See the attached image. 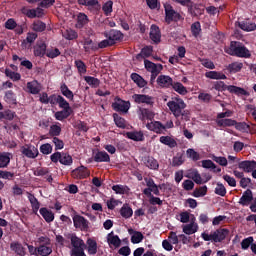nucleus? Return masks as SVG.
I'll use <instances>...</instances> for the list:
<instances>
[{"instance_id":"obj_23","label":"nucleus","mask_w":256,"mask_h":256,"mask_svg":"<svg viewBox=\"0 0 256 256\" xmlns=\"http://www.w3.org/2000/svg\"><path fill=\"white\" fill-rule=\"evenodd\" d=\"M37 37H38V35H36L35 32H28L27 39L23 40V42L21 44L23 49H30L31 45H33V43H35V40Z\"/></svg>"},{"instance_id":"obj_58","label":"nucleus","mask_w":256,"mask_h":256,"mask_svg":"<svg viewBox=\"0 0 256 256\" xmlns=\"http://www.w3.org/2000/svg\"><path fill=\"white\" fill-rule=\"evenodd\" d=\"M113 121L115 122V126H117V128L125 129V119L120 117L118 114H113Z\"/></svg>"},{"instance_id":"obj_7","label":"nucleus","mask_w":256,"mask_h":256,"mask_svg":"<svg viewBox=\"0 0 256 256\" xmlns=\"http://www.w3.org/2000/svg\"><path fill=\"white\" fill-rule=\"evenodd\" d=\"M182 19V16L176 12L169 4L164 5V22L170 24L172 22H178Z\"/></svg>"},{"instance_id":"obj_6","label":"nucleus","mask_w":256,"mask_h":256,"mask_svg":"<svg viewBox=\"0 0 256 256\" xmlns=\"http://www.w3.org/2000/svg\"><path fill=\"white\" fill-rule=\"evenodd\" d=\"M70 243L72 244V256H86L84 249H86L87 243H84V240L80 239L76 235L70 237Z\"/></svg>"},{"instance_id":"obj_39","label":"nucleus","mask_w":256,"mask_h":256,"mask_svg":"<svg viewBox=\"0 0 256 256\" xmlns=\"http://www.w3.org/2000/svg\"><path fill=\"white\" fill-rule=\"evenodd\" d=\"M202 168L204 169H212L214 173H221V168L217 167L212 160H204L202 161Z\"/></svg>"},{"instance_id":"obj_61","label":"nucleus","mask_w":256,"mask_h":256,"mask_svg":"<svg viewBox=\"0 0 256 256\" xmlns=\"http://www.w3.org/2000/svg\"><path fill=\"white\" fill-rule=\"evenodd\" d=\"M61 132H62V129L60 128V126L54 124L50 126V130L48 131V134L52 137H57V136H60Z\"/></svg>"},{"instance_id":"obj_15","label":"nucleus","mask_w":256,"mask_h":256,"mask_svg":"<svg viewBox=\"0 0 256 256\" xmlns=\"http://www.w3.org/2000/svg\"><path fill=\"white\" fill-rule=\"evenodd\" d=\"M251 202H253V192L247 189L245 192H243L241 198H239V205L247 207L249 204H251Z\"/></svg>"},{"instance_id":"obj_14","label":"nucleus","mask_w":256,"mask_h":256,"mask_svg":"<svg viewBox=\"0 0 256 256\" xmlns=\"http://www.w3.org/2000/svg\"><path fill=\"white\" fill-rule=\"evenodd\" d=\"M145 69L147 70V72H150L151 75H159L162 71V65L155 64L150 60H145Z\"/></svg>"},{"instance_id":"obj_33","label":"nucleus","mask_w":256,"mask_h":256,"mask_svg":"<svg viewBox=\"0 0 256 256\" xmlns=\"http://www.w3.org/2000/svg\"><path fill=\"white\" fill-rule=\"evenodd\" d=\"M119 214L123 219H129L133 216V209L129 206V204H123L121 209L119 210Z\"/></svg>"},{"instance_id":"obj_16","label":"nucleus","mask_w":256,"mask_h":256,"mask_svg":"<svg viewBox=\"0 0 256 256\" xmlns=\"http://www.w3.org/2000/svg\"><path fill=\"white\" fill-rule=\"evenodd\" d=\"M156 84H158L160 88H170L174 85V83H172V78L166 75L158 76V78H156Z\"/></svg>"},{"instance_id":"obj_21","label":"nucleus","mask_w":256,"mask_h":256,"mask_svg":"<svg viewBox=\"0 0 256 256\" xmlns=\"http://www.w3.org/2000/svg\"><path fill=\"white\" fill-rule=\"evenodd\" d=\"M47 52L46 44L43 41L36 43V46H34V57L42 58Z\"/></svg>"},{"instance_id":"obj_35","label":"nucleus","mask_w":256,"mask_h":256,"mask_svg":"<svg viewBox=\"0 0 256 256\" xmlns=\"http://www.w3.org/2000/svg\"><path fill=\"white\" fill-rule=\"evenodd\" d=\"M52 254V247L48 245H38V250L34 256H49Z\"/></svg>"},{"instance_id":"obj_57","label":"nucleus","mask_w":256,"mask_h":256,"mask_svg":"<svg viewBox=\"0 0 256 256\" xmlns=\"http://www.w3.org/2000/svg\"><path fill=\"white\" fill-rule=\"evenodd\" d=\"M190 30L192 32V36L198 37V35H200V32L202 31L200 22L196 21V22L192 23Z\"/></svg>"},{"instance_id":"obj_20","label":"nucleus","mask_w":256,"mask_h":256,"mask_svg":"<svg viewBox=\"0 0 256 256\" xmlns=\"http://www.w3.org/2000/svg\"><path fill=\"white\" fill-rule=\"evenodd\" d=\"M21 153L28 159H35L38 156V149L35 146L21 147Z\"/></svg>"},{"instance_id":"obj_55","label":"nucleus","mask_w":256,"mask_h":256,"mask_svg":"<svg viewBox=\"0 0 256 256\" xmlns=\"http://www.w3.org/2000/svg\"><path fill=\"white\" fill-rule=\"evenodd\" d=\"M5 76L9 77V79L13 80L14 82L21 80V74L13 72L10 69H5Z\"/></svg>"},{"instance_id":"obj_53","label":"nucleus","mask_w":256,"mask_h":256,"mask_svg":"<svg viewBox=\"0 0 256 256\" xmlns=\"http://www.w3.org/2000/svg\"><path fill=\"white\" fill-rule=\"evenodd\" d=\"M186 157L194 162L200 160V154L192 148L186 150Z\"/></svg>"},{"instance_id":"obj_18","label":"nucleus","mask_w":256,"mask_h":256,"mask_svg":"<svg viewBox=\"0 0 256 256\" xmlns=\"http://www.w3.org/2000/svg\"><path fill=\"white\" fill-rule=\"evenodd\" d=\"M147 129L149 131H153L156 134H162L168 128H166V126L160 123V121H154L147 124Z\"/></svg>"},{"instance_id":"obj_34","label":"nucleus","mask_w":256,"mask_h":256,"mask_svg":"<svg viewBox=\"0 0 256 256\" xmlns=\"http://www.w3.org/2000/svg\"><path fill=\"white\" fill-rule=\"evenodd\" d=\"M239 29L245 32H252L256 29V24L251 21H241L239 22Z\"/></svg>"},{"instance_id":"obj_12","label":"nucleus","mask_w":256,"mask_h":256,"mask_svg":"<svg viewBox=\"0 0 256 256\" xmlns=\"http://www.w3.org/2000/svg\"><path fill=\"white\" fill-rule=\"evenodd\" d=\"M141 162H143V165H145V167L153 171H159V161L153 158V156H142Z\"/></svg>"},{"instance_id":"obj_27","label":"nucleus","mask_w":256,"mask_h":256,"mask_svg":"<svg viewBox=\"0 0 256 256\" xmlns=\"http://www.w3.org/2000/svg\"><path fill=\"white\" fill-rule=\"evenodd\" d=\"M38 213H40V216H42V219H44L46 223H52L54 221V213L47 208H40Z\"/></svg>"},{"instance_id":"obj_29","label":"nucleus","mask_w":256,"mask_h":256,"mask_svg":"<svg viewBox=\"0 0 256 256\" xmlns=\"http://www.w3.org/2000/svg\"><path fill=\"white\" fill-rule=\"evenodd\" d=\"M60 93L70 101H74V92L68 88L66 83L60 84Z\"/></svg>"},{"instance_id":"obj_5","label":"nucleus","mask_w":256,"mask_h":256,"mask_svg":"<svg viewBox=\"0 0 256 256\" xmlns=\"http://www.w3.org/2000/svg\"><path fill=\"white\" fill-rule=\"evenodd\" d=\"M229 235V230L225 228H220L214 231L212 234L202 233V239L206 242H214V243H221L225 240V237Z\"/></svg>"},{"instance_id":"obj_24","label":"nucleus","mask_w":256,"mask_h":256,"mask_svg":"<svg viewBox=\"0 0 256 256\" xmlns=\"http://www.w3.org/2000/svg\"><path fill=\"white\" fill-rule=\"evenodd\" d=\"M158 141L162 143V145L167 146L170 149H174L178 146V144L176 143V140H174V138L170 136H160Z\"/></svg>"},{"instance_id":"obj_43","label":"nucleus","mask_w":256,"mask_h":256,"mask_svg":"<svg viewBox=\"0 0 256 256\" xmlns=\"http://www.w3.org/2000/svg\"><path fill=\"white\" fill-rule=\"evenodd\" d=\"M46 30V24L40 20L32 22V31L36 33H42Z\"/></svg>"},{"instance_id":"obj_2","label":"nucleus","mask_w":256,"mask_h":256,"mask_svg":"<svg viewBox=\"0 0 256 256\" xmlns=\"http://www.w3.org/2000/svg\"><path fill=\"white\" fill-rule=\"evenodd\" d=\"M225 54L237 58L249 59L251 58V52L245 45L238 41H231L229 47L225 48Z\"/></svg>"},{"instance_id":"obj_9","label":"nucleus","mask_w":256,"mask_h":256,"mask_svg":"<svg viewBox=\"0 0 256 256\" xmlns=\"http://www.w3.org/2000/svg\"><path fill=\"white\" fill-rule=\"evenodd\" d=\"M72 220V223H74V228L80 229V231L86 232L90 228V222L82 215L76 214L74 217H72Z\"/></svg>"},{"instance_id":"obj_19","label":"nucleus","mask_w":256,"mask_h":256,"mask_svg":"<svg viewBox=\"0 0 256 256\" xmlns=\"http://www.w3.org/2000/svg\"><path fill=\"white\" fill-rule=\"evenodd\" d=\"M183 7H188V12L192 17H199L200 15L204 14V6L200 4H190L189 6H183Z\"/></svg>"},{"instance_id":"obj_56","label":"nucleus","mask_w":256,"mask_h":256,"mask_svg":"<svg viewBox=\"0 0 256 256\" xmlns=\"http://www.w3.org/2000/svg\"><path fill=\"white\" fill-rule=\"evenodd\" d=\"M101 10L105 14V16L111 14V12L113 11V1L107 0V2H105V4H103V6L101 7Z\"/></svg>"},{"instance_id":"obj_47","label":"nucleus","mask_w":256,"mask_h":256,"mask_svg":"<svg viewBox=\"0 0 256 256\" xmlns=\"http://www.w3.org/2000/svg\"><path fill=\"white\" fill-rule=\"evenodd\" d=\"M86 244L88 246V254L95 255L97 253V242L90 238L86 241Z\"/></svg>"},{"instance_id":"obj_59","label":"nucleus","mask_w":256,"mask_h":256,"mask_svg":"<svg viewBox=\"0 0 256 256\" xmlns=\"http://www.w3.org/2000/svg\"><path fill=\"white\" fill-rule=\"evenodd\" d=\"M74 65L76 66V68L78 69V73L80 74H86L87 72V66L86 64L82 61V60H76L74 62Z\"/></svg>"},{"instance_id":"obj_11","label":"nucleus","mask_w":256,"mask_h":256,"mask_svg":"<svg viewBox=\"0 0 256 256\" xmlns=\"http://www.w3.org/2000/svg\"><path fill=\"white\" fill-rule=\"evenodd\" d=\"M103 37L107 38L105 41H118L123 40V33L119 30L111 29L103 32Z\"/></svg>"},{"instance_id":"obj_32","label":"nucleus","mask_w":256,"mask_h":256,"mask_svg":"<svg viewBox=\"0 0 256 256\" xmlns=\"http://www.w3.org/2000/svg\"><path fill=\"white\" fill-rule=\"evenodd\" d=\"M107 243L115 248H119L121 246V239L119 236L114 235L113 232L107 234Z\"/></svg>"},{"instance_id":"obj_42","label":"nucleus","mask_w":256,"mask_h":256,"mask_svg":"<svg viewBox=\"0 0 256 256\" xmlns=\"http://www.w3.org/2000/svg\"><path fill=\"white\" fill-rule=\"evenodd\" d=\"M62 37L68 41L76 40L78 39V32L73 29L64 30V32H62Z\"/></svg>"},{"instance_id":"obj_49","label":"nucleus","mask_w":256,"mask_h":256,"mask_svg":"<svg viewBox=\"0 0 256 256\" xmlns=\"http://www.w3.org/2000/svg\"><path fill=\"white\" fill-rule=\"evenodd\" d=\"M84 81L94 89L99 87L100 84L99 79L92 76H84Z\"/></svg>"},{"instance_id":"obj_51","label":"nucleus","mask_w":256,"mask_h":256,"mask_svg":"<svg viewBox=\"0 0 256 256\" xmlns=\"http://www.w3.org/2000/svg\"><path fill=\"white\" fill-rule=\"evenodd\" d=\"M208 193V187L207 186H201L200 188H196L194 192L192 193V196L195 198H200L206 196Z\"/></svg>"},{"instance_id":"obj_17","label":"nucleus","mask_w":256,"mask_h":256,"mask_svg":"<svg viewBox=\"0 0 256 256\" xmlns=\"http://www.w3.org/2000/svg\"><path fill=\"white\" fill-rule=\"evenodd\" d=\"M238 168L241 169L245 173H251L252 171H256V162L255 161H241L238 164Z\"/></svg>"},{"instance_id":"obj_31","label":"nucleus","mask_w":256,"mask_h":256,"mask_svg":"<svg viewBox=\"0 0 256 256\" xmlns=\"http://www.w3.org/2000/svg\"><path fill=\"white\" fill-rule=\"evenodd\" d=\"M72 115V109H62V111L54 113V118L58 121H64Z\"/></svg>"},{"instance_id":"obj_30","label":"nucleus","mask_w":256,"mask_h":256,"mask_svg":"<svg viewBox=\"0 0 256 256\" xmlns=\"http://www.w3.org/2000/svg\"><path fill=\"white\" fill-rule=\"evenodd\" d=\"M149 36L151 38V41H153L156 44H159L160 42V29L157 25H151V32L149 33Z\"/></svg>"},{"instance_id":"obj_4","label":"nucleus","mask_w":256,"mask_h":256,"mask_svg":"<svg viewBox=\"0 0 256 256\" xmlns=\"http://www.w3.org/2000/svg\"><path fill=\"white\" fill-rule=\"evenodd\" d=\"M212 90H216L218 92L227 91L231 94L237 95L238 97H241V96L249 97V92H247V90L241 87H237L235 85H225L223 81L214 82L212 86Z\"/></svg>"},{"instance_id":"obj_40","label":"nucleus","mask_w":256,"mask_h":256,"mask_svg":"<svg viewBox=\"0 0 256 256\" xmlns=\"http://www.w3.org/2000/svg\"><path fill=\"white\" fill-rule=\"evenodd\" d=\"M4 100L7 104L16 105L17 104V96L13 90H9L5 92Z\"/></svg>"},{"instance_id":"obj_25","label":"nucleus","mask_w":256,"mask_h":256,"mask_svg":"<svg viewBox=\"0 0 256 256\" xmlns=\"http://www.w3.org/2000/svg\"><path fill=\"white\" fill-rule=\"evenodd\" d=\"M131 81L137 85L139 88H145L147 86V81L137 73H131Z\"/></svg>"},{"instance_id":"obj_22","label":"nucleus","mask_w":256,"mask_h":256,"mask_svg":"<svg viewBox=\"0 0 256 256\" xmlns=\"http://www.w3.org/2000/svg\"><path fill=\"white\" fill-rule=\"evenodd\" d=\"M129 235L131 236V243L132 244H140L143 242V239H145V236H143V233L139 231H135L134 229H129L128 230Z\"/></svg>"},{"instance_id":"obj_37","label":"nucleus","mask_w":256,"mask_h":256,"mask_svg":"<svg viewBox=\"0 0 256 256\" xmlns=\"http://www.w3.org/2000/svg\"><path fill=\"white\" fill-rule=\"evenodd\" d=\"M27 90L28 93L32 95H38L40 93V86L38 84V81H30L27 83Z\"/></svg>"},{"instance_id":"obj_64","label":"nucleus","mask_w":256,"mask_h":256,"mask_svg":"<svg viewBox=\"0 0 256 256\" xmlns=\"http://www.w3.org/2000/svg\"><path fill=\"white\" fill-rule=\"evenodd\" d=\"M214 192L220 197H225V194L227 193V191L225 190V186H223V184L219 182L218 184H216V190Z\"/></svg>"},{"instance_id":"obj_8","label":"nucleus","mask_w":256,"mask_h":256,"mask_svg":"<svg viewBox=\"0 0 256 256\" xmlns=\"http://www.w3.org/2000/svg\"><path fill=\"white\" fill-rule=\"evenodd\" d=\"M131 104L129 101H123L119 97L115 98V102L111 104L113 111L126 114L129 111Z\"/></svg>"},{"instance_id":"obj_62","label":"nucleus","mask_w":256,"mask_h":256,"mask_svg":"<svg viewBox=\"0 0 256 256\" xmlns=\"http://www.w3.org/2000/svg\"><path fill=\"white\" fill-rule=\"evenodd\" d=\"M39 151L42 155H50L52 153V145L49 143L42 144L40 145Z\"/></svg>"},{"instance_id":"obj_38","label":"nucleus","mask_w":256,"mask_h":256,"mask_svg":"<svg viewBox=\"0 0 256 256\" xmlns=\"http://www.w3.org/2000/svg\"><path fill=\"white\" fill-rule=\"evenodd\" d=\"M182 232L185 235H194V233L198 232V225L194 223H190L188 225H184L182 227Z\"/></svg>"},{"instance_id":"obj_36","label":"nucleus","mask_w":256,"mask_h":256,"mask_svg":"<svg viewBox=\"0 0 256 256\" xmlns=\"http://www.w3.org/2000/svg\"><path fill=\"white\" fill-rule=\"evenodd\" d=\"M10 248H11V251L15 252V254H17L19 256H25L26 255L25 248L19 242L11 243Z\"/></svg>"},{"instance_id":"obj_52","label":"nucleus","mask_w":256,"mask_h":256,"mask_svg":"<svg viewBox=\"0 0 256 256\" xmlns=\"http://www.w3.org/2000/svg\"><path fill=\"white\" fill-rule=\"evenodd\" d=\"M11 162V158H9V154L0 153V169L6 168Z\"/></svg>"},{"instance_id":"obj_1","label":"nucleus","mask_w":256,"mask_h":256,"mask_svg":"<svg viewBox=\"0 0 256 256\" xmlns=\"http://www.w3.org/2000/svg\"><path fill=\"white\" fill-rule=\"evenodd\" d=\"M166 106L174 118H180V120L184 122L190 121V110H185L186 103H184V100H182L180 97L172 98V100L166 103Z\"/></svg>"},{"instance_id":"obj_26","label":"nucleus","mask_w":256,"mask_h":256,"mask_svg":"<svg viewBox=\"0 0 256 256\" xmlns=\"http://www.w3.org/2000/svg\"><path fill=\"white\" fill-rule=\"evenodd\" d=\"M94 162L96 163H109L110 158L109 154L105 151H97L96 154H94Z\"/></svg>"},{"instance_id":"obj_50","label":"nucleus","mask_w":256,"mask_h":256,"mask_svg":"<svg viewBox=\"0 0 256 256\" xmlns=\"http://www.w3.org/2000/svg\"><path fill=\"white\" fill-rule=\"evenodd\" d=\"M170 87H172V89H174V91H176V93L180 95H186L188 93V90H186V87H184V85H182V83L180 82H176L174 83V85Z\"/></svg>"},{"instance_id":"obj_13","label":"nucleus","mask_w":256,"mask_h":256,"mask_svg":"<svg viewBox=\"0 0 256 256\" xmlns=\"http://www.w3.org/2000/svg\"><path fill=\"white\" fill-rule=\"evenodd\" d=\"M133 101L136 104H146V105H153V97L145 94H133L131 96Z\"/></svg>"},{"instance_id":"obj_63","label":"nucleus","mask_w":256,"mask_h":256,"mask_svg":"<svg viewBox=\"0 0 256 256\" xmlns=\"http://www.w3.org/2000/svg\"><path fill=\"white\" fill-rule=\"evenodd\" d=\"M212 161L218 163V165L225 167L227 166V159L223 156L212 155Z\"/></svg>"},{"instance_id":"obj_45","label":"nucleus","mask_w":256,"mask_h":256,"mask_svg":"<svg viewBox=\"0 0 256 256\" xmlns=\"http://www.w3.org/2000/svg\"><path fill=\"white\" fill-rule=\"evenodd\" d=\"M139 112L141 113V120H153L155 118V114L147 108H141Z\"/></svg>"},{"instance_id":"obj_3","label":"nucleus","mask_w":256,"mask_h":256,"mask_svg":"<svg viewBox=\"0 0 256 256\" xmlns=\"http://www.w3.org/2000/svg\"><path fill=\"white\" fill-rule=\"evenodd\" d=\"M145 183L147 184V188L143 190V194L149 197V204L153 206L155 205L161 206L162 200H160L159 197H155V196H160V191L157 190V184H155V180H153V178H145Z\"/></svg>"},{"instance_id":"obj_48","label":"nucleus","mask_w":256,"mask_h":256,"mask_svg":"<svg viewBox=\"0 0 256 256\" xmlns=\"http://www.w3.org/2000/svg\"><path fill=\"white\" fill-rule=\"evenodd\" d=\"M239 122L232 119H221L218 120V127H233L234 125H238Z\"/></svg>"},{"instance_id":"obj_60","label":"nucleus","mask_w":256,"mask_h":256,"mask_svg":"<svg viewBox=\"0 0 256 256\" xmlns=\"http://www.w3.org/2000/svg\"><path fill=\"white\" fill-rule=\"evenodd\" d=\"M252 245H255L253 243V237H247L241 241V249L242 250H247L249 249Z\"/></svg>"},{"instance_id":"obj_28","label":"nucleus","mask_w":256,"mask_h":256,"mask_svg":"<svg viewBox=\"0 0 256 256\" xmlns=\"http://www.w3.org/2000/svg\"><path fill=\"white\" fill-rule=\"evenodd\" d=\"M153 55V46H145L141 49V53L137 54L135 58L137 60L147 59Z\"/></svg>"},{"instance_id":"obj_54","label":"nucleus","mask_w":256,"mask_h":256,"mask_svg":"<svg viewBox=\"0 0 256 256\" xmlns=\"http://www.w3.org/2000/svg\"><path fill=\"white\" fill-rule=\"evenodd\" d=\"M120 41H115V40H101V42H99L97 44V48L98 49H105L107 47H111L114 46L115 44H117Z\"/></svg>"},{"instance_id":"obj_10","label":"nucleus","mask_w":256,"mask_h":256,"mask_svg":"<svg viewBox=\"0 0 256 256\" xmlns=\"http://www.w3.org/2000/svg\"><path fill=\"white\" fill-rule=\"evenodd\" d=\"M90 177V170L86 166H80L72 170V178L75 180H84Z\"/></svg>"},{"instance_id":"obj_46","label":"nucleus","mask_w":256,"mask_h":256,"mask_svg":"<svg viewBox=\"0 0 256 256\" xmlns=\"http://www.w3.org/2000/svg\"><path fill=\"white\" fill-rule=\"evenodd\" d=\"M127 139H131V141H143L144 135L142 132H127Z\"/></svg>"},{"instance_id":"obj_41","label":"nucleus","mask_w":256,"mask_h":256,"mask_svg":"<svg viewBox=\"0 0 256 256\" xmlns=\"http://www.w3.org/2000/svg\"><path fill=\"white\" fill-rule=\"evenodd\" d=\"M206 78L213 79V80H225L227 77L222 72L218 71H210L206 72Z\"/></svg>"},{"instance_id":"obj_44","label":"nucleus","mask_w":256,"mask_h":256,"mask_svg":"<svg viewBox=\"0 0 256 256\" xmlns=\"http://www.w3.org/2000/svg\"><path fill=\"white\" fill-rule=\"evenodd\" d=\"M111 190H113V192H115V194L125 195L129 191V187L123 186L121 184H117V185L111 186Z\"/></svg>"}]
</instances>
